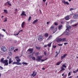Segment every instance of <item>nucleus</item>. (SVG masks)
<instances>
[{
    "label": "nucleus",
    "mask_w": 78,
    "mask_h": 78,
    "mask_svg": "<svg viewBox=\"0 0 78 78\" xmlns=\"http://www.w3.org/2000/svg\"><path fill=\"white\" fill-rule=\"evenodd\" d=\"M61 69L60 70V72H61V71H62L63 70H65V68H64L63 67H62L61 68Z\"/></svg>",
    "instance_id": "37"
},
{
    "label": "nucleus",
    "mask_w": 78,
    "mask_h": 78,
    "mask_svg": "<svg viewBox=\"0 0 78 78\" xmlns=\"http://www.w3.org/2000/svg\"><path fill=\"white\" fill-rule=\"evenodd\" d=\"M64 45H66L67 44H68V43H64Z\"/></svg>",
    "instance_id": "61"
},
{
    "label": "nucleus",
    "mask_w": 78,
    "mask_h": 78,
    "mask_svg": "<svg viewBox=\"0 0 78 78\" xmlns=\"http://www.w3.org/2000/svg\"><path fill=\"white\" fill-rule=\"evenodd\" d=\"M57 31V28H55L53 31V33H55Z\"/></svg>",
    "instance_id": "27"
},
{
    "label": "nucleus",
    "mask_w": 78,
    "mask_h": 78,
    "mask_svg": "<svg viewBox=\"0 0 78 78\" xmlns=\"http://www.w3.org/2000/svg\"><path fill=\"white\" fill-rule=\"evenodd\" d=\"M22 30H20V31H19L18 32V33L17 34H14V35H16V36L17 35H19V33H20V32H21V31H22Z\"/></svg>",
    "instance_id": "29"
},
{
    "label": "nucleus",
    "mask_w": 78,
    "mask_h": 78,
    "mask_svg": "<svg viewBox=\"0 0 78 78\" xmlns=\"http://www.w3.org/2000/svg\"><path fill=\"white\" fill-rule=\"evenodd\" d=\"M16 60L17 61V62H17L19 63V65H22V63H21V62H19L21 61V60H20V58L16 59Z\"/></svg>",
    "instance_id": "6"
},
{
    "label": "nucleus",
    "mask_w": 78,
    "mask_h": 78,
    "mask_svg": "<svg viewBox=\"0 0 78 78\" xmlns=\"http://www.w3.org/2000/svg\"><path fill=\"white\" fill-rule=\"evenodd\" d=\"M54 29V26L53 25H52L51 27H50V29L51 30H53Z\"/></svg>",
    "instance_id": "28"
},
{
    "label": "nucleus",
    "mask_w": 78,
    "mask_h": 78,
    "mask_svg": "<svg viewBox=\"0 0 78 78\" xmlns=\"http://www.w3.org/2000/svg\"><path fill=\"white\" fill-rule=\"evenodd\" d=\"M53 37V36L52 35H50L48 37V40H50V39H51L52 37Z\"/></svg>",
    "instance_id": "22"
},
{
    "label": "nucleus",
    "mask_w": 78,
    "mask_h": 78,
    "mask_svg": "<svg viewBox=\"0 0 78 78\" xmlns=\"http://www.w3.org/2000/svg\"><path fill=\"white\" fill-rule=\"evenodd\" d=\"M37 75V73L36 72V71H33V73L31 75V76H33V77H34L36 75Z\"/></svg>",
    "instance_id": "3"
},
{
    "label": "nucleus",
    "mask_w": 78,
    "mask_h": 78,
    "mask_svg": "<svg viewBox=\"0 0 78 78\" xmlns=\"http://www.w3.org/2000/svg\"><path fill=\"white\" fill-rule=\"evenodd\" d=\"M78 25V24H75L74 25H72V27H76V25Z\"/></svg>",
    "instance_id": "46"
},
{
    "label": "nucleus",
    "mask_w": 78,
    "mask_h": 78,
    "mask_svg": "<svg viewBox=\"0 0 78 78\" xmlns=\"http://www.w3.org/2000/svg\"><path fill=\"white\" fill-rule=\"evenodd\" d=\"M4 12L6 14H8V11L6 9H4Z\"/></svg>",
    "instance_id": "34"
},
{
    "label": "nucleus",
    "mask_w": 78,
    "mask_h": 78,
    "mask_svg": "<svg viewBox=\"0 0 78 78\" xmlns=\"http://www.w3.org/2000/svg\"><path fill=\"white\" fill-rule=\"evenodd\" d=\"M61 38H58L57 40V42H61Z\"/></svg>",
    "instance_id": "26"
},
{
    "label": "nucleus",
    "mask_w": 78,
    "mask_h": 78,
    "mask_svg": "<svg viewBox=\"0 0 78 78\" xmlns=\"http://www.w3.org/2000/svg\"><path fill=\"white\" fill-rule=\"evenodd\" d=\"M62 26L61 25H60L58 26V30H61V28H62Z\"/></svg>",
    "instance_id": "19"
},
{
    "label": "nucleus",
    "mask_w": 78,
    "mask_h": 78,
    "mask_svg": "<svg viewBox=\"0 0 78 78\" xmlns=\"http://www.w3.org/2000/svg\"><path fill=\"white\" fill-rule=\"evenodd\" d=\"M4 64H5V66H8V60H6L4 62Z\"/></svg>",
    "instance_id": "13"
},
{
    "label": "nucleus",
    "mask_w": 78,
    "mask_h": 78,
    "mask_svg": "<svg viewBox=\"0 0 78 78\" xmlns=\"http://www.w3.org/2000/svg\"><path fill=\"white\" fill-rule=\"evenodd\" d=\"M25 22H23L22 24H21V27L22 28H23L24 27V25H25Z\"/></svg>",
    "instance_id": "16"
},
{
    "label": "nucleus",
    "mask_w": 78,
    "mask_h": 78,
    "mask_svg": "<svg viewBox=\"0 0 78 78\" xmlns=\"http://www.w3.org/2000/svg\"><path fill=\"white\" fill-rule=\"evenodd\" d=\"M32 59L34 61H35L36 60V58L34 57H33L32 58Z\"/></svg>",
    "instance_id": "36"
},
{
    "label": "nucleus",
    "mask_w": 78,
    "mask_h": 78,
    "mask_svg": "<svg viewBox=\"0 0 78 78\" xmlns=\"http://www.w3.org/2000/svg\"><path fill=\"white\" fill-rule=\"evenodd\" d=\"M22 64L23 65H28V63L27 62H22Z\"/></svg>",
    "instance_id": "25"
},
{
    "label": "nucleus",
    "mask_w": 78,
    "mask_h": 78,
    "mask_svg": "<svg viewBox=\"0 0 78 78\" xmlns=\"http://www.w3.org/2000/svg\"><path fill=\"white\" fill-rule=\"evenodd\" d=\"M2 30L4 31V32H5V31H6V30H5L4 29H2Z\"/></svg>",
    "instance_id": "59"
},
{
    "label": "nucleus",
    "mask_w": 78,
    "mask_h": 78,
    "mask_svg": "<svg viewBox=\"0 0 78 78\" xmlns=\"http://www.w3.org/2000/svg\"><path fill=\"white\" fill-rule=\"evenodd\" d=\"M65 19L66 20H68L70 19V18H69V16H68L66 17Z\"/></svg>",
    "instance_id": "17"
},
{
    "label": "nucleus",
    "mask_w": 78,
    "mask_h": 78,
    "mask_svg": "<svg viewBox=\"0 0 78 78\" xmlns=\"http://www.w3.org/2000/svg\"><path fill=\"white\" fill-rule=\"evenodd\" d=\"M44 48H46V47H47V45H44Z\"/></svg>",
    "instance_id": "55"
},
{
    "label": "nucleus",
    "mask_w": 78,
    "mask_h": 78,
    "mask_svg": "<svg viewBox=\"0 0 78 78\" xmlns=\"http://www.w3.org/2000/svg\"><path fill=\"white\" fill-rule=\"evenodd\" d=\"M76 72H77L78 71V68L76 70Z\"/></svg>",
    "instance_id": "64"
},
{
    "label": "nucleus",
    "mask_w": 78,
    "mask_h": 78,
    "mask_svg": "<svg viewBox=\"0 0 78 78\" xmlns=\"http://www.w3.org/2000/svg\"><path fill=\"white\" fill-rule=\"evenodd\" d=\"M1 49L3 51H4V52H5V51L7 50L6 48L5 47V46L2 47L1 48Z\"/></svg>",
    "instance_id": "5"
},
{
    "label": "nucleus",
    "mask_w": 78,
    "mask_h": 78,
    "mask_svg": "<svg viewBox=\"0 0 78 78\" xmlns=\"http://www.w3.org/2000/svg\"><path fill=\"white\" fill-rule=\"evenodd\" d=\"M61 23L62 24H64V21H61Z\"/></svg>",
    "instance_id": "50"
},
{
    "label": "nucleus",
    "mask_w": 78,
    "mask_h": 78,
    "mask_svg": "<svg viewBox=\"0 0 78 78\" xmlns=\"http://www.w3.org/2000/svg\"><path fill=\"white\" fill-rule=\"evenodd\" d=\"M46 1V0H43V1L44 2H45Z\"/></svg>",
    "instance_id": "63"
},
{
    "label": "nucleus",
    "mask_w": 78,
    "mask_h": 78,
    "mask_svg": "<svg viewBox=\"0 0 78 78\" xmlns=\"http://www.w3.org/2000/svg\"><path fill=\"white\" fill-rule=\"evenodd\" d=\"M5 60H4V58H3L1 59L0 61L2 63H3V64L5 62Z\"/></svg>",
    "instance_id": "14"
},
{
    "label": "nucleus",
    "mask_w": 78,
    "mask_h": 78,
    "mask_svg": "<svg viewBox=\"0 0 78 78\" xmlns=\"http://www.w3.org/2000/svg\"><path fill=\"white\" fill-rule=\"evenodd\" d=\"M37 58L36 59L37 61H41V59H42V56H37Z\"/></svg>",
    "instance_id": "1"
},
{
    "label": "nucleus",
    "mask_w": 78,
    "mask_h": 78,
    "mask_svg": "<svg viewBox=\"0 0 78 78\" xmlns=\"http://www.w3.org/2000/svg\"><path fill=\"white\" fill-rule=\"evenodd\" d=\"M62 2L63 3H64L65 5H69V3L68 2H66V1H65V0H62Z\"/></svg>",
    "instance_id": "4"
},
{
    "label": "nucleus",
    "mask_w": 78,
    "mask_h": 78,
    "mask_svg": "<svg viewBox=\"0 0 78 78\" xmlns=\"http://www.w3.org/2000/svg\"><path fill=\"white\" fill-rule=\"evenodd\" d=\"M74 9H72V8H71L70 9V11H71V10H74Z\"/></svg>",
    "instance_id": "62"
},
{
    "label": "nucleus",
    "mask_w": 78,
    "mask_h": 78,
    "mask_svg": "<svg viewBox=\"0 0 78 78\" xmlns=\"http://www.w3.org/2000/svg\"><path fill=\"white\" fill-rule=\"evenodd\" d=\"M33 54H31L29 55V58H31L33 57Z\"/></svg>",
    "instance_id": "21"
},
{
    "label": "nucleus",
    "mask_w": 78,
    "mask_h": 78,
    "mask_svg": "<svg viewBox=\"0 0 78 78\" xmlns=\"http://www.w3.org/2000/svg\"><path fill=\"white\" fill-rule=\"evenodd\" d=\"M14 49V47L13 46H11L9 48V51H12Z\"/></svg>",
    "instance_id": "10"
},
{
    "label": "nucleus",
    "mask_w": 78,
    "mask_h": 78,
    "mask_svg": "<svg viewBox=\"0 0 78 78\" xmlns=\"http://www.w3.org/2000/svg\"><path fill=\"white\" fill-rule=\"evenodd\" d=\"M31 17L29 16V18L28 19V21H30V20H31Z\"/></svg>",
    "instance_id": "40"
},
{
    "label": "nucleus",
    "mask_w": 78,
    "mask_h": 78,
    "mask_svg": "<svg viewBox=\"0 0 78 78\" xmlns=\"http://www.w3.org/2000/svg\"><path fill=\"white\" fill-rule=\"evenodd\" d=\"M48 59V58H47L46 59H41V62H43L44 61H46V60H47Z\"/></svg>",
    "instance_id": "33"
},
{
    "label": "nucleus",
    "mask_w": 78,
    "mask_h": 78,
    "mask_svg": "<svg viewBox=\"0 0 78 78\" xmlns=\"http://www.w3.org/2000/svg\"><path fill=\"white\" fill-rule=\"evenodd\" d=\"M34 50V49L33 48H30L28 50V51H30V54H31V53H32V52H33V51Z\"/></svg>",
    "instance_id": "8"
},
{
    "label": "nucleus",
    "mask_w": 78,
    "mask_h": 78,
    "mask_svg": "<svg viewBox=\"0 0 78 78\" xmlns=\"http://www.w3.org/2000/svg\"><path fill=\"white\" fill-rule=\"evenodd\" d=\"M35 55H39V53L37 52L35 54Z\"/></svg>",
    "instance_id": "58"
},
{
    "label": "nucleus",
    "mask_w": 78,
    "mask_h": 78,
    "mask_svg": "<svg viewBox=\"0 0 78 78\" xmlns=\"http://www.w3.org/2000/svg\"><path fill=\"white\" fill-rule=\"evenodd\" d=\"M7 18H6V17L5 18V20L4 21V22H7Z\"/></svg>",
    "instance_id": "41"
},
{
    "label": "nucleus",
    "mask_w": 78,
    "mask_h": 78,
    "mask_svg": "<svg viewBox=\"0 0 78 78\" xmlns=\"http://www.w3.org/2000/svg\"><path fill=\"white\" fill-rule=\"evenodd\" d=\"M77 72L76 71H73V73H76Z\"/></svg>",
    "instance_id": "57"
},
{
    "label": "nucleus",
    "mask_w": 78,
    "mask_h": 78,
    "mask_svg": "<svg viewBox=\"0 0 78 78\" xmlns=\"http://www.w3.org/2000/svg\"><path fill=\"white\" fill-rule=\"evenodd\" d=\"M19 62H14L12 64L13 65H14V64H16V65H19Z\"/></svg>",
    "instance_id": "18"
},
{
    "label": "nucleus",
    "mask_w": 78,
    "mask_h": 78,
    "mask_svg": "<svg viewBox=\"0 0 78 78\" xmlns=\"http://www.w3.org/2000/svg\"><path fill=\"white\" fill-rule=\"evenodd\" d=\"M58 46H62V44H58Z\"/></svg>",
    "instance_id": "53"
},
{
    "label": "nucleus",
    "mask_w": 78,
    "mask_h": 78,
    "mask_svg": "<svg viewBox=\"0 0 78 78\" xmlns=\"http://www.w3.org/2000/svg\"><path fill=\"white\" fill-rule=\"evenodd\" d=\"M0 36H2V37H4V35H2V34H0Z\"/></svg>",
    "instance_id": "54"
},
{
    "label": "nucleus",
    "mask_w": 78,
    "mask_h": 78,
    "mask_svg": "<svg viewBox=\"0 0 78 78\" xmlns=\"http://www.w3.org/2000/svg\"><path fill=\"white\" fill-rule=\"evenodd\" d=\"M0 69H1V70H3V68L1 66H0Z\"/></svg>",
    "instance_id": "49"
},
{
    "label": "nucleus",
    "mask_w": 78,
    "mask_h": 78,
    "mask_svg": "<svg viewBox=\"0 0 78 78\" xmlns=\"http://www.w3.org/2000/svg\"><path fill=\"white\" fill-rule=\"evenodd\" d=\"M66 56H67V54H64L63 56H62L61 57V60H62L63 59H64L66 58Z\"/></svg>",
    "instance_id": "12"
},
{
    "label": "nucleus",
    "mask_w": 78,
    "mask_h": 78,
    "mask_svg": "<svg viewBox=\"0 0 78 78\" xmlns=\"http://www.w3.org/2000/svg\"><path fill=\"white\" fill-rule=\"evenodd\" d=\"M62 67H64V68H66V67H67L66 66H65V65L64 64L62 65Z\"/></svg>",
    "instance_id": "39"
},
{
    "label": "nucleus",
    "mask_w": 78,
    "mask_h": 78,
    "mask_svg": "<svg viewBox=\"0 0 78 78\" xmlns=\"http://www.w3.org/2000/svg\"><path fill=\"white\" fill-rule=\"evenodd\" d=\"M58 55H59V53H57V54L55 56V57H57V56H58Z\"/></svg>",
    "instance_id": "56"
},
{
    "label": "nucleus",
    "mask_w": 78,
    "mask_h": 78,
    "mask_svg": "<svg viewBox=\"0 0 78 78\" xmlns=\"http://www.w3.org/2000/svg\"><path fill=\"white\" fill-rule=\"evenodd\" d=\"M18 49H16L14 51V52H16V51H18Z\"/></svg>",
    "instance_id": "47"
},
{
    "label": "nucleus",
    "mask_w": 78,
    "mask_h": 78,
    "mask_svg": "<svg viewBox=\"0 0 78 78\" xmlns=\"http://www.w3.org/2000/svg\"><path fill=\"white\" fill-rule=\"evenodd\" d=\"M78 17V15L77 14H75L73 16V18L76 19Z\"/></svg>",
    "instance_id": "9"
},
{
    "label": "nucleus",
    "mask_w": 78,
    "mask_h": 78,
    "mask_svg": "<svg viewBox=\"0 0 78 78\" xmlns=\"http://www.w3.org/2000/svg\"><path fill=\"white\" fill-rule=\"evenodd\" d=\"M66 38H61V41L62 42H66Z\"/></svg>",
    "instance_id": "15"
},
{
    "label": "nucleus",
    "mask_w": 78,
    "mask_h": 78,
    "mask_svg": "<svg viewBox=\"0 0 78 78\" xmlns=\"http://www.w3.org/2000/svg\"><path fill=\"white\" fill-rule=\"evenodd\" d=\"M55 25H58V23H55Z\"/></svg>",
    "instance_id": "60"
},
{
    "label": "nucleus",
    "mask_w": 78,
    "mask_h": 78,
    "mask_svg": "<svg viewBox=\"0 0 78 78\" xmlns=\"http://www.w3.org/2000/svg\"><path fill=\"white\" fill-rule=\"evenodd\" d=\"M53 48H56V46H52Z\"/></svg>",
    "instance_id": "51"
},
{
    "label": "nucleus",
    "mask_w": 78,
    "mask_h": 78,
    "mask_svg": "<svg viewBox=\"0 0 78 78\" xmlns=\"http://www.w3.org/2000/svg\"><path fill=\"white\" fill-rule=\"evenodd\" d=\"M66 76H67V74H66V75H65L64 76V78H66Z\"/></svg>",
    "instance_id": "52"
},
{
    "label": "nucleus",
    "mask_w": 78,
    "mask_h": 78,
    "mask_svg": "<svg viewBox=\"0 0 78 78\" xmlns=\"http://www.w3.org/2000/svg\"><path fill=\"white\" fill-rule=\"evenodd\" d=\"M65 34H66V35H69L70 33H68L67 31H66L65 32Z\"/></svg>",
    "instance_id": "31"
},
{
    "label": "nucleus",
    "mask_w": 78,
    "mask_h": 78,
    "mask_svg": "<svg viewBox=\"0 0 78 78\" xmlns=\"http://www.w3.org/2000/svg\"><path fill=\"white\" fill-rule=\"evenodd\" d=\"M50 22H51V21H49V22H47V25H49V23H50Z\"/></svg>",
    "instance_id": "45"
},
{
    "label": "nucleus",
    "mask_w": 78,
    "mask_h": 78,
    "mask_svg": "<svg viewBox=\"0 0 78 78\" xmlns=\"http://www.w3.org/2000/svg\"><path fill=\"white\" fill-rule=\"evenodd\" d=\"M12 62V61H11V58L9 59V64H10Z\"/></svg>",
    "instance_id": "23"
},
{
    "label": "nucleus",
    "mask_w": 78,
    "mask_h": 78,
    "mask_svg": "<svg viewBox=\"0 0 78 78\" xmlns=\"http://www.w3.org/2000/svg\"><path fill=\"white\" fill-rule=\"evenodd\" d=\"M25 12L24 11H23L21 13V16H27V15L25 14Z\"/></svg>",
    "instance_id": "11"
},
{
    "label": "nucleus",
    "mask_w": 78,
    "mask_h": 78,
    "mask_svg": "<svg viewBox=\"0 0 78 78\" xmlns=\"http://www.w3.org/2000/svg\"><path fill=\"white\" fill-rule=\"evenodd\" d=\"M7 5H8L9 6H11L12 5L10 3V1H8L5 4V6H7Z\"/></svg>",
    "instance_id": "7"
},
{
    "label": "nucleus",
    "mask_w": 78,
    "mask_h": 78,
    "mask_svg": "<svg viewBox=\"0 0 78 78\" xmlns=\"http://www.w3.org/2000/svg\"><path fill=\"white\" fill-rule=\"evenodd\" d=\"M44 36L45 37H47L48 36V34L47 33H46L44 34Z\"/></svg>",
    "instance_id": "20"
},
{
    "label": "nucleus",
    "mask_w": 78,
    "mask_h": 78,
    "mask_svg": "<svg viewBox=\"0 0 78 78\" xmlns=\"http://www.w3.org/2000/svg\"><path fill=\"white\" fill-rule=\"evenodd\" d=\"M71 27H67V29H66V30H68V31H69V28H70Z\"/></svg>",
    "instance_id": "42"
},
{
    "label": "nucleus",
    "mask_w": 78,
    "mask_h": 78,
    "mask_svg": "<svg viewBox=\"0 0 78 78\" xmlns=\"http://www.w3.org/2000/svg\"><path fill=\"white\" fill-rule=\"evenodd\" d=\"M71 72H69L68 73V76H70V75H71Z\"/></svg>",
    "instance_id": "44"
},
{
    "label": "nucleus",
    "mask_w": 78,
    "mask_h": 78,
    "mask_svg": "<svg viewBox=\"0 0 78 78\" xmlns=\"http://www.w3.org/2000/svg\"><path fill=\"white\" fill-rule=\"evenodd\" d=\"M42 39H43V37L40 35L38 38V40L39 41H42Z\"/></svg>",
    "instance_id": "2"
},
{
    "label": "nucleus",
    "mask_w": 78,
    "mask_h": 78,
    "mask_svg": "<svg viewBox=\"0 0 78 78\" xmlns=\"http://www.w3.org/2000/svg\"><path fill=\"white\" fill-rule=\"evenodd\" d=\"M61 62H62V61H61L59 62H58L56 64V65H57V66H58V65H59L60 64H61Z\"/></svg>",
    "instance_id": "30"
},
{
    "label": "nucleus",
    "mask_w": 78,
    "mask_h": 78,
    "mask_svg": "<svg viewBox=\"0 0 78 78\" xmlns=\"http://www.w3.org/2000/svg\"><path fill=\"white\" fill-rule=\"evenodd\" d=\"M37 21H38V20L37 19H36V20H35L33 22V24H34V23H37Z\"/></svg>",
    "instance_id": "24"
},
{
    "label": "nucleus",
    "mask_w": 78,
    "mask_h": 78,
    "mask_svg": "<svg viewBox=\"0 0 78 78\" xmlns=\"http://www.w3.org/2000/svg\"><path fill=\"white\" fill-rule=\"evenodd\" d=\"M47 45L48 47H50L51 45V43H50Z\"/></svg>",
    "instance_id": "32"
},
{
    "label": "nucleus",
    "mask_w": 78,
    "mask_h": 78,
    "mask_svg": "<svg viewBox=\"0 0 78 78\" xmlns=\"http://www.w3.org/2000/svg\"><path fill=\"white\" fill-rule=\"evenodd\" d=\"M9 55H12V52H9Z\"/></svg>",
    "instance_id": "48"
},
{
    "label": "nucleus",
    "mask_w": 78,
    "mask_h": 78,
    "mask_svg": "<svg viewBox=\"0 0 78 78\" xmlns=\"http://www.w3.org/2000/svg\"><path fill=\"white\" fill-rule=\"evenodd\" d=\"M44 54L45 56H47V52H46V51H44Z\"/></svg>",
    "instance_id": "43"
},
{
    "label": "nucleus",
    "mask_w": 78,
    "mask_h": 78,
    "mask_svg": "<svg viewBox=\"0 0 78 78\" xmlns=\"http://www.w3.org/2000/svg\"><path fill=\"white\" fill-rule=\"evenodd\" d=\"M36 48L38 50H40L41 49V47L36 46Z\"/></svg>",
    "instance_id": "35"
},
{
    "label": "nucleus",
    "mask_w": 78,
    "mask_h": 78,
    "mask_svg": "<svg viewBox=\"0 0 78 78\" xmlns=\"http://www.w3.org/2000/svg\"><path fill=\"white\" fill-rule=\"evenodd\" d=\"M21 57V56H16V57H15V58H16V59H19Z\"/></svg>",
    "instance_id": "38"
}]
</instances>
